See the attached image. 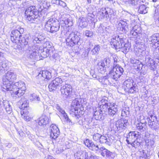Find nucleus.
Segmentation results:
<instances>
[{"mask_svg":"<svg viewBox=\"0 0 159 159\" xmlns=\"http://www.w3.org/2000/svg\"><path fill=\"white\" fill-rule=\"evenodd\" d=\"M126 20H121L118 24V28L122 31L121 33H126L128 30V25Z\"/></svg>","mask_w":159,"mask_h":159,"instance_id":"15","label":"nucleus"},{"mask_svg":"<svg viewBox=\"0 0 159 159\" xmlns=\"http://www.w3.org/2000/svg\"><path fill=\"white\" fill-rule=\"evenodd\" d=\"M25 14L26 16V19L31 23H36L39 21V11L36 9L35 7L30 6L27 8Z\"/></svg>","mask_w":159,"mask_h":159,"instance_id":"4","label":"nucleus"},{"mask_svg":"<svg viewBox=\"0 0 159 159\" xmlns=\"http://www.w3.org/2000/svg\"><path fill=\"white\" fill-rule=\"evenodd\" d=\"M49 130L50 137L51 139H56L60 134L59 129L56 125H51L49 128Z\"/></svg>","mask_w":159,"mask_h":159,"instance_id":"13","label":"nucleus"},{"mask_svg":"<svg viewBox=\"0 0 159 159\" xmlns=\"http://www.w3.org/2000/svg\"><path fill=\"white\" fill-rule=\"evenodd\" d=\"M129 124L128 120L126 119H121L118 120L116 123V126L117 129H125L126 126Z\"/></svg>","mask_w":159,"mask_h":159,"instance_id":"16","label":"nucleus"},{"mask_svg":"<svg viewBox=\"0 0 159 159\" xmlns=\"http://www.w3.org/2000/svg\"><path fill=\"white\" fill-rule=\"evenodd\" d=\"M87 19L86 18L81 17L79 18L78 21L79 26L81 27H85L88 25Z\"/></svg>","mask_w":159,"mask_h":159,"instance_id":"36","label":"nucleus"},{"mask_svg":"<svg viewBox=\"0 0 159 159\" xmlns=\"http://www.w3.org/2000/svg\"><path fill=\"white\" fill-rule=\"evenodd\" d=\"M89 47L86 49V51L89 52L91 50V48L93 46V44L92 41H89Z\"/></svg>","mask_w":159,"mask_h":159,"instance_id":"58","label":"nucleus"},{"mask_svg":"<svg viewBox=\"0 0 159 159\" xmlns=\"http://www.w3.org/2000/svg\"><path fill=\"white\" fill-rule=\"evenodd\" d=\"M105 66L103 61L101 60L98 63L96 68L100 73H102L106 70Z\"/></svg>","mask_w":159,"mask_h":159,"instance_id":"29","label":"nucleus"},{"mask_svg":"<svg viewBox=\"0 0 159 159\" xmlns=\"http://www.w3.org/2000/svg\"><path fill=\"white\" fill-rule=\"evenodd\" d=\"M104 61L105 62L107 65L109 64L110 62V60L108 58H106L104 59Z\"/></svg>","mask_w":159,"mask_h":159,"instance_id":"63","label":"nucleus"},{"mask_svg":"<svg viewBox=\"0 0 159 159\" xmlns=\"http://www.w3.org/2000/svg\"><path fill=\"white\" fill-rule=\"evenodd\" d=\"M86 155L88 159H98L97 156L91 152H88Z\"/></svg>","mask_w":159,"mask_h":159,"instance_id":"47","label":"nucleus"},{"mask_svg":"<svg viewBox=\"0 0 159 159\" xmlns=\"http://www.w3.org/2000/svg\"><path fill=\"white\" fill-rule=\"evenodd\" d=\"M100 50V47L99 45H95L93 49L91 50V52L92 55L98 54Z\"/></svg>","mask_w":159,"mask_h":159,"instance_id":"42","label":"nucleus"},{"mask_svg":"<svg viewBox=\"0 0 159 159\" xmlns=\"http://www.w3.org/2000/svg\"><path fill=\"white\" fill-rule=\"evenodd\" d=\"M117 106L115 104L113 103L111 104V105L108 108L109 114L111 116L115 115L117 111Z\"/></svg>","mask_w":159,"mask_h":159,"instance_id":"31","label":"nucleus"},{"mask_svg":"<svg viewBox=\"0 0 159 159\" xmlns=\"http://www.w3.org/2000/svg\"><path fill=\"white\" fill-rule=\"evenodd\" d=\"M54 108H56L59 112H60L65 119L67 121V122H70L71 120L69 119L67 114L65 111L58 104H56L54 105Z\"/></svg>","mask_w":159,"mask_h":159,"instance_id":"20","label":"nucleus"},{"mask_svg":"<svg viewBox=\"0 0 159 159\" xmlns=\"http://www.w3.org/2000/svg\"><path fill=\"white\" fill-rule=\"evenodd\" d=\"M3 107L5 109L7 113L9 114H10L12 112V109L9 102L6 100H3Z\"/></svg>","mask_w":159,"mask_h":159,"instance_id":"30","label":"nucleus"},{"mask_svg":"<svg viewBox=\"0 0 159 159\" xmlns=\"http://www.w3.org/2000/svg\"><path fill=\"white\" fill-rule=\"evenodd\" d=\"M149 120H150V121L148 122V125H149V127L151 128V126H153L154 121L153 120H152V119H150V117H149Z\"/></svg>","mask_w":159,"mask_h":159,"instance_id":"62","label":"nucleus"},{"mask_svg":"<svg viewBox=\"0 0 159 159\" xmlns=\"http://www.w3.org/2000/svg\"><path fill=\"white\" fill-rule=\"evenodd\" d=\"M85 145L90 150L94 151L99 150L101 155L108 159H113L115 157V153L106 149L104 147H99L97 144H95L91 140L87 139L84 141Z\"/></svg>","mask_w":159,"mask_h":159,"instance_id":"1","label":"nucleus"},{"mask_svg":"<svg viewBox=\"0 0 159 159\" xmlns=\"http://www.w3.org/2000/svg\"><path fill=\"white\" fill-rule=\"evenodd\" d=\"M141 32V28L138 25H135L130 31V34L133 36H136L138 34Z\"/></svg>","mask_w":159,"mask_h":159,"instance_id":"26","label":"nucleus"},{"mask_svg":"<svg viewBox=\"0 0 159 159\" xmlns=\"http://www.w3.org/2000/svg\"><path fill=\"white\" fill-rule=\"evenodd\" d=\"M108 98H103L99 102V105H100V107H101L102 105L103 107H105L106 106H108V105H110V102H108L107 100Z\"/></svg>","mask_w":159,"mask_h":159,"instance_id":"41","label":"nucleus"},{"mask_svg":"<svg viewBox=\"0 0 159 159\" xmlns=\"http://www.w3.org/2000/svg\"><path fill=\"white\" fill-rule=\"evenodd\" d=\"M140 152H141V157L145 158L147 157V155L145 151L142 150V151Z\"/></svg>","mask_w":159,"mask_h":159,"instance_id":"59","label":"nucleus"},{"mask_svg":"<svg viewBox=\"0 0 159 159\" xmlns=\"http://www.w3.org/2000/svg\"><path fill=\"white\" fill-rule=\"evenodd\" d=\"M26 88L24 87L23 89H17L16 90H14L13 91V93L17 95L18 97H20L23 96L25 93Z\"/></svg>","mask_w":159,"mask_h":159,"instance_id":"38","label":"nucleus"},{"mask_svg":"<svg viewBox=\"0 0 159 159\" xmlns=\"http://www.w3.org/2000/svg\"><path fill=\"white\" fill-rule=\"evenodd\" d=\"M84 34L88 37H91L93 35V32L90 30H86L84 32Z\"/></svg>","mask_w":159,"mask_h":159,"instance_id":"50","label":"nucleus"},{"mask_svg":"<svg viewBox=\"0 0 159 159\" xmlns=\"http://www.w3.org/2000/svg\"><path fill=\"white\" fill-rule=\"evenodd\" d=\"M8 61L4 59H0V74L3 73L5 70H7L9 67Z\"/></svg>","mask_w":159,"mask_h":159,"instance_id":"17","label":"nucleus"},{"mask_svg":"<svg viewBox=\"0 0 159 159\" xmlns=\"http://www.w3.org/2000/svg\"><path fill=\"white\" fill-rule=\"evenodd\" d=\"M137 49V50L136 51V53H137V55L138 56L142 55V53L144 51L143 48H139L138 49Z\"/></svg>","mask_w":159,"mask_h":159,"instance_id":"56","label":"nucleus"},{"mask_svg":"<svg viewBox=\"0 0 159 159\" xmlns=\"http://www.w3.org/2000/svg\"><path fill=\"white\" fill-rule=\"evenodd\" d=\"M2 84L1 85L2 90L4 91H13L14 87L13 85L14 84L6 80V78L2 79Z\"/></svg>","mask_w":159,"mask_h":159,"instance_id":"12","label":"nucleus"},{"mask_svg":"<svg viewBox=\"0 0 159 159\" xmlns=\"http://www.w3.org/2000/svg\"><path fill=\"white\" fill-rule=\"evenodd\" d=\"M61 94L65 98L70 95L72 91V86L69 84L65 83L60 89Z\"/></svg>","mask_w":159,"mask_h":159,"instance_id":"10","label":"nucleus"},{"mask_svg":"<svg viewBox=\"0 0 159 159\" xmlns=\"http://www.w3.org/2000/svg\"><path fill=\"white\" fill-rule=\"evenodd\" d=\"M53 81L56 84L57 86L58 87L60 86H62L63 84H64L63 83V82L62 80L59 78H56Z\"/></svg>","mask_w":159,"mask_h":159,"instance_id":"44","label":"nucleus"},{"mask_svg":"<svg viewBox=\"0 0 159 159\" xmlns=\"http://www.w3.org/2000/svg\"><path fill=\"white\" fill-rule=\"evenodd\" d=\"M66 40L67 45L72 47L76 44L80 45L79 42L80 37L77 32H72L70 33L68 31L66 34Z\"/></svg>","mask_w":159,"mask_h":159,"instance_id":"5","label":"nucleus"},{"mask_svg":"<svg viewBox=\"0 0 159 159\" xmlns=\"http://www.w3.org/2000/svg\"><path fill=\"white\" fill-rule=\"evenodd\" d=\"M80 102L79 101L78 98H75L71 103V105L72 107L74 108L75 111H77V108L80 107Z\"/></svg>","mask_w":159,"mask_h":159,"instance_id":"39","label":"nucleus"},{"mask_svg":"<svg viewBox=\"0 0 159 159\" xmlns=\"http://www.w3.org/2000/svg\"><path fill=\"white\" fill-rule=\"evenodd\" d=\"M102 111L101 110L100 108L98 107L95 109L93 108V115L95 118L98 120L101 117Z\"/></svg>","mask_w":159,"mask_h":159,"instance_id":"28","label":"nucleus"},{"mask_svg":"<svg viewBox=\"0 0 159 159\" xmlns=\"http://www.w3.org/2000/svg\"><path fill=\"white\" fill-rule=\"evenodd\" d=\"M11 41L15 43H18L21 48L20 51V53L23 52L25 50L29 48V45L28 44V39L23 37L20 32L17 30H13L11 34Z\"/></svg>","mask_w":159,"mask_h":159,"instance_id":"2","label":"nucleus"},{"mask_svg":"<svg viewBox=\"0 0 159 159\" xmlns=\"http://www.w3.org/2000/svg\"><path fill=\"white\" fill-rule=\"evenodd\" d=\"M38 76L42 77L44 79L49 80L52 78L51 73L47 70H42L40 72Z\"/></svg>","mask_w":159,"mask_h":159,"instance_id":"21","label":"nucleus"},{"mask_svg":"<svg viewBox=\"0 0 159 159\" xmlns=\"http://www.w3.org/2000/svg\"><path fill=\"white\" fill-rule=\"evenodd\" d=\"M21 117L25 120L27 121H29L31 119V118L25 114H21Z\"/></svg>","mask_w":159,"mask_h":159,"instance_id":"53","label":"nucleus"},{"mask_svg":"<svg viewBox=\"0 0 159 159\" xmlns=\"http://www.w3.org/2000/svg\"><path fill=\"white\" fill-rule=\"evenodd\" d=\"M139 136V132L137 131L130 132L127 135V138L129 139L132 142L137 139Z\"/></svg>","mask_w":159,"mask_h":159,"instance_id":"24","label":"nucleus"},{"mask_svg":"<svg viewBox=\"0 0 159 159\" xmlns=\"http://www.w3.org/2000/svg\"><path fill=\"white\" fill-rule=\"evenodd\" d=\"M92 136L93 139L94 141H99L100 137H101V135L100 134L98 133L94 134Z\"/></svg>","mask_w":159,"mask_h":159,"instance_id":"49","label":"nucleus"},{"mask_svg":"<svg viewBox=\"0 0 159 159\" xmlns=\"http://www.w3.org/2000/svg\"><path fill=\"white\" fill-rule=\"evenodd\" d=\"M133 83V80L130 79L126 80L124 82L123 85L125 91L131 93H135L137 91L136 85L134 84Z\"/></svg>","mask_w":159,"mask_h":159,"instance_id":"9","label":"nucleus"},{"mask_svg":"<svg viewBox=\"0 0 159 159\" xmlns=\"http://www.w3.org/2000/svg\"><path fill=\"white\" fill-rule=\"evenodd\" d=\"M50 117L49 115L43 114L36 120L39 125L43 126L49 123Z\"/></svg>","mask_w":159,"mask_h":159,"instance_id":"14","label":"nucleus"},{"mask_svg":"<svg viewBox=\"0 0 159 159\" xmlns=\"http://www.w3.org/2000/svg\"><path fill=\"white\" fill-rule=\"evenodd\" d=\"M125 3H127L131 7L139 6L138 12L140 14H145L148 12V8L144 4L140 5V0H123Z\"/></svg>","mask_w":159,"mask_h":159,"instance_id":"7","label":"nucleus"},{"mask_svg":"<svg viewBox=\"0 0 159 159\" xmlns=\"http://www.w3.org/2000/svg\"><path fill=\"white\" fill-rule=\"evenodd\" d=\"M143 120H140V122L138 123L136 125V128L137 130L141 132L145 131L146 128V122H143Z\"/></svg>","mask_w":159,"mask_h":159,"instance_id":"27","label":"nucleus"},{"mask_svg":"<svg viewBox=\"0 0 159 159\" xmlns=\"http://www.w3.org/2000/svg\"><path fill=\"white\" fill-rule=\"evenodd\" d=\"M111 103H110V105H108V106H106L105 107H104L103 106V105H102V111H107L108 110V108L109 107H110L111 105Z\"/></svg>","mask_w":159,"mask_h":159,"instance_id":"61","label":"nucleus"},{"mask_svg":"<svg viewBox=\"0 0 159 159\" xmlns=\"http://www.w3.org/2000/svg\"><path fill=\"white\" fill-rule=\"evenodd\" d=\"M48 88L50 91L55 90L57 88L56 84L53 81H52L48 85Z\"/></svg>","mask_w":159,"mask_h":159,"instance_id":"45","label":"nucleus"},{"mask_svg":"<svg viewBox=\"0 0 159 159\" xmlns=\"http://www.w3.org/2000/svg\"><path fill=\"white\" fill-rule=\"evenodd\" d=\"M60 28V23L59 21L55 19L50 18L46 22L44 29L47 31L54 33L57 31Z\"/></svg>","mask_w":159,"mask_h":159,"instance_id":"6","label":"nucleus"},{"mask_svg":"<svg viewBox=\"0 0 159 159\" xmlns=\"http://www.w3.org/2000/svg\"><path fill=\"white\" fill-rule=\"evenodd\" d=\"M94 16L92 13H89L87 15V20H88L89 19H90V21H92L93 20L92 19L94 17Z\"/></svg>","mask_w":159,"mask_h":159,"instance_id":"54","label":"nucleus"},{"mask_svg":"<svg viewBox=\"0 0 159 159\" xmlns=\"http://www.w3.org/2000/svg\"><path fill=\"white\" fill-rule=\"evenodd\" d=\"M154 135L153 134H150L149 135V137L148 139H145V145L148 147H152L155 143L154 137Z\"/></svg>","mask_w":159,"mask_h":159,"instance_id":"23","label":"nucleus"},{"mask_svg":"<svg viewBox=\"0 0 159 159\" xmlns=\"http://www.w3.org/2000/svg\"><path fill=\"white\" fill-rule=\"evenodd\" d=\"M129 114V112L127 111L122 110L121 111V116L123 117L127 116Z\"/></svg>","mask_w":159,"mask_h":159,"instance_id":"55","label":"nucleus"},{"mask_svg":"<svg viewBox=\"0 0 159 159\" xmlns=\"http://www.w3.org/2000/svg\"><path fill=\"white\" fill-rule=\"evenodd\" d=\"M56 2L58 3L60 5L63 7H65L66 6V3L61 1L57 0V1Z\"/></svg>","mask_w":159,"mask_h":159,"instance_id":"60","label":"nucleus"},{"mask_svg":"<svg viewBox=\"0 0 159 159\" xmlns=\"http://www.w3.org/2000/svg\"><path fill=\"white\" fill-rule=\"evenodd\" d=\"M40 52V55L41 56L44 58L48 56L49 54H51V53H52V52H48V51L45 50L44 49H43V51H42V49H39L38 51V53Z\"/></svg>","mask_w":159,"mask_h":159,"instance_id":"43","label":"nucleus"},{"mask_svg":"<svg viewBox=\"0 0 159 159\" xmlns=\"http://www.w3.org/2000/svg\"><path fill=\"white\" fill-rule=\"evenodd\" d=\"M62 17H64L62 20L64 22L66 25H68V27L72 26L73 25L72 20L71 17L68 14L63 15Z\"/></svg>","mask_w":159,"mask_h":159,"instance_id":"22","label":"nucleus"},{"mask_svg":"<svg viewBox=\"0 0 159 159\" xmlns=\"http://www.w3.org/2000/svg\"><path fill=\"white\" fill-rule=\"evenodd\" d=\"M20 102L21 104V106L19 107V108L21 109L25 110V108H26L28 107L29 105L28 101L25 98H22Z\"/></svg>","mask_w":159,"mask_h":159,"instance_id":"34","label":"nucleus"},{"mask_svg":"<svg viewBox=\"0 0 159 159\" xmlns=\"http://www.w3.org/2000/svg\"><path fill=\"white\" fill-rule=\"evenodd\" d=\"M154 50L153 51V55L156 57H159V45L156 48H152Z\"/></svg>","mask_w":159,"mask_h":159,"instance_id":"48","label":"nucleus"},{"mask_svg":"<svg viewBox=\"0 0 159 159\" xmlns=\"http://www.w3.org/2000/svg\"><path fill=\"white\" fill-rule=\"evenodd\" d=\"M46 159H53V157L50 155H48L47 157H46Z\"/></svg>","mask_w":159,"mask_h":159,"instance_id":"64","label":"nucleus"},{"mask_svg":"<svg viewBox=\"0 0 159 159\" xmlns=\"http://www.w3.org/2000/svg\"><path fill=\"white\" fill-rule=\"evenodd\" d=\"M43 49L48 51V52H52L54 49V47L52 46V43L49 41H46L43 44Z\"/></svg>","mask_w":159,"mask_h":159,"instance_id":"25","label":"nucleus"},{"mask_svg":"<svg viewBox=\"0 0 159 159\" xmlns=\"http://www.w3.org/2000/svg\"><path fill=\"white\" fill-rule=\"evenodd\" d=\"M110 9L108 8H105L102 10V12L100 14L101 18H106L107 19L109 17Z\"/></svg>","mask_w":159,"mask_h":159,"instance_id":"33","label":"nucleus"},{"mask_svg":"<svg viewBox=\"0 0 159 159\" xmlns=\"http://www.w3.org/2000/svg\"><path fill=\"white\" fill-rule=\"evenodd\" d=\"M159 126V124L157 122H155L153 123V126H151V128L153 129H157Z\"/></svg>","mask_w":159,"mask_h":159,"instance_id":"57","label":"nucleus"},{"mask_svg":"<svg viewBox=\"0 0 159 159\" xmlns=\"http://www.w3.org/2000/svg\"><path fill=\"white\" fill-rule=\"evenodd\" d=\"M29 98L31 101H34L36 103H39L41 102L40 98L39 96L35 93H33L30 94Z\"/></svg>","mask_w":159,"mask_h":159,"instance_id":"32","label":"nucleus"},{"mask_svg":"<svg viewBox=\"0 0 159 159\" xmlns=\"http://www.w3.org/2000/svg\"><path fill=\"white\" fill-rule=\"evenodd\" d=\"M131 143V145L134 147L136 148H138L139 149L140 145V142L138 141V139H136V140H135Z\"/></svg>","mask_w":159,"mask_h":159,"instance_id":"46","label":"nucleus"},{"mask_svg":"<svg viewBox=\"0 0 159 159\" xmlns=\"http://www.w3.org/2000/svg\"><path fill=\"white\" fill-rule=\"evenodd\" d=\"M146 63L149 66L152 64H153V61L152 59L150 58H147L145 59Z\"/></svg>","mask_w":159,"mask_h":159,"instance_id":"51","label":"nucleus"},{"mask_svg":"<svg viewBox=\"0 0 159 159\" xmlns=\"http://www.w3.org/2000/svg\"><path fill=\"white\" fill-rule=\"evenodd\" d=\"M123 72L122 67L119 65H116L110 69L108 76L109 77L116 80L123 74Z\"/></svg>","mask_w":159,"mask_h":159,"instance_id":"8","label":"nucleus"},{"mask_svg":"<svg viewBox=\"0 0 159 159\" xmlns=\"http://www.w3.org/2000/svg\"><path fill=\"white\" fill-rule=\"evenodd\" d=\"M45 39L44 36L39 35L37 37H35L34 40V42L37 43H42Z\"/></svg>","mask_w":159,"mask_h":159,"instance_id":"40","label":"nucleus"},{"mask_svg":"<svg viewBox=\"0 0 159 159\" xmlns=\"http://www.w3.org/2000/svg\"><path fill=\"white\" fill-rule=\"evenodd\" d=\"M16 75L15 73L8 71L3 76L2 79L6 78V80L12 83L15 80H16Z\"/></svg>","mask_w":159,"mask_h":159,"instance_id":"19","label":"nucleus"},{"mask_svg":"<svg viewBox=\"0 0 159 159\" xmlns=\"http://www.w3.org/2000/svg\"><path fill=\"white\" fill-rule=\"evenodd\" d=\"M87 152H83L80 155V156L78 159H88L87 157Z\"/></svg>","mask_w":159,"mask_h":159,"instance_id":"52","label":"nucleus"},{"mask_svg":"<svg viewBox=\"0 0 159 159\" xmlns=\"http://www.w3.org/2000/svg\"><path fill=\"white\" fill-rule=\"evenodd\" d=\"M101 143H105L108 145H110L111 144V140L109 137L107 138L104 136L101 135L99 141Z\"/></svg>","mask_w":159,"mask_h":159,"instance_id":"35","label":"nucleus"},{"mask_svg":"<svg viewBox=\"0 0 159 159\" xmlns=\"http://www.w3.org/2000/svg\"><path fill=\"white\" fill-rule=\"evenodd\" d=\"M110 44L111 47L115 49L121 48L124 53L128 52L130 48L129 47L127 46V44L125 43L123 39L118 35L112 37L110 40Z\"/></svg>","mask_w":159,"mask_h":159,"instance_id":"3","label":"nucleus"},{"mask_svg":"<svg viewBox=\"0 0 159 159\" xmlns=\"http://www.w3.org/2000/svg\"><path fill=\"white\" fill-rule=\"evenodd\" d=\"M14 89L16 90L17 89H22L24 88H26L24 83L21 81H19L17 82H16L13 85Z\"/></svg>","mask_w":159,"mask_h":159,"instance_id":"37","label":"nucleus"},{"mask_svg":"<svg viewBox=\"0 0 159 159\" xmlns=\"http://www.w3.org/2000/svg\"><path fill=\"white\" fill-rule=\"evenodd\" d=\"M34 47H33L32 48H34ZM28 52H27L28 53L27 56L28 58L32 59H38V50L36 49L32 50L31 48L28 49Z\"/></svg>","mask_w":159,"mask_h":159,"instance_id":"18","label":"nucleus"},{"mask_svg":"<svg viewBox=\"0 0 159 159\" xmlns=\"http://www.w3.org/2000/svg\"><path fill=\"white\" fill-rule=\"evenodd\" d=\"M151 47L156 48L159 45V34H154L148 38Z\"/></svg>","mask_w":159,"mask_h":159,"instance_id":"11","label":"nucleus"}]
</instances>
